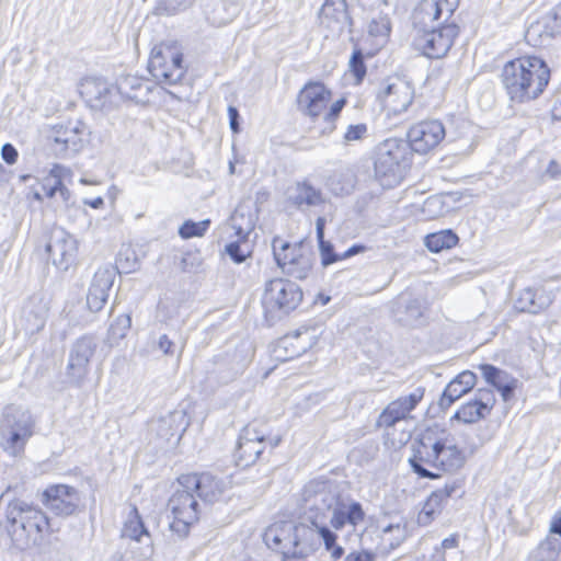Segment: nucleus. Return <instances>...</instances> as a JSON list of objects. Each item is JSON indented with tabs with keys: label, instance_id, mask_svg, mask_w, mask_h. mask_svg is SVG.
Masks as SVG:
<instances>
[{
	"label": "nucleus",
	"instance_id": "nucleus-1",
	"mask_svg": "<svg viewBox=\"0 0 561 561\" xmlns=\"http://www.w3.org/2000/svg\"><path fill=\"white\" fill-rule=\"evenodd\" d=\"M458 4L459 0H422L415 8L413 22L420 30L414 45L424 56L442 58L451 48L459 28L450 19Z\"/></svg>",
	"mask_w": 561,
	"mask_h": 561
},
{
	"label": "nucleus",
	"instance_id": "nucleus-2",
	"mask_svg": "<svg viewBox=\"0 0 561 561\" xmlns=\"http://www.w3.org/2000/svg\"><path fill=\"white\" fill-rule=\"evenodd\" d=\"M501 78L510 99L526 103L542 94L550 80V69L539 57L523 56L506 62Z\"/></svg>",
	"mask_w": 561,
	"mask_h": 561
},
{
	"label": "nucleus",
	"instance_id": "nucleus-3",
	"mask_svg": "<svg viewBox=\"0 0 561 561\" xmlns=\"http://www.w3.org/2000/svg\"><path fill=\"white\" fill-rule=\"evenodd\" d=\"M7 529L12 541L20 548L41 543L49 530V520L44 512L23 501H12L5 510Z\"/></svg>",
	"mask_w": 561,
	"mask_h": 561
},
{
	"label": "nucleus",
	"instance_id": "nucleus-4",
	"mask_svg": "<svg viewBox=\"0 0 561 561\" xmlns=\"http://www.w3.org/2000/svg\"><path fill=\"white\" fill-rule=\"evenodd\" d=\"M332 93L322 82L310 81L304 85L297 96L298 110L311 119L323 115L328 126L325 133H332L335 129V121L342 108L346 104L345 99H339L329 106Z\"/></svg>",
	"mask_w": 561,
	"mask_h": 561
},
{
	"label": "nucleus",
	"instance_id": "nucleus-5",
	"mask_svg": "<svg viewBox=\"0 0 561 561\" xmlns=\"http://www.w3.org/2000/svg\"><path fill=\"white\" fill-rule=\"evenodd\" d=\"M409 154V146L401 139L389 138L378 146L375 174L382 185L392 186L400 182Z\"/></svg>",
	"mask_w": 561,
	"mask_h": 561
},
{
	"label": "nucleus",
	"instance_id": "nucleus-6",
	"mask_svg": "<svg viewBox=\"0 0 561 561\" xmlns=\"http://www.w3.org/2000/svg\"><path fill=\"white\" fill-rule=\"evenodd\" d=\"M273 254L282 272L295 279H306L312 272L314 254L304 242L290 244L280 238L273 240Z\"/></svg>",
	"mask_w": 561,
	"mask_h": 561
},
{
	"label": "nucleus",
	"instance_id": "nucleus-7",
	"mask_svg": "<svg viewBox=\"0 0 561 561\" xmlns=\"http://www.w3.org/2000/svg\"><path fill=\"white\" fill-rule=\"evenodd\" d=\"M148 69L160 83L175 84L185 73L183 54L176 46L170 44L156 46L151 51Z\"/></svg>",
	"mask_w": 561,
	"mask_h": 561
},
{
	"label": "nucleus",
	"instance_id": "nucleus-8",
	"mask_svg": "<svg viewBox=\"0 0 561 561\" xmlns=\"http://www.w3.org/2000/svg\"><path fill=\"white\" fill-rule=\"evenodd\" d=\"M193 492L194 489H178L168 502L173 516L170 529L181 538L187 536L191 526L199 519V504Z\"/></svg>",
	"mask_w": 561,
	"mask_h": 561
},
{
	"label": "nucleus",
	"instance_id": "nucleus-9",
	"mask_svg": "<svg viewBox=\"0 0 561 561\" xmlns=\"http://www.w3.org/2000/svg\"><path fill=\"white\" fill-rule=\"evenodd\" d=\"M335 540V534L327 526H321L314 520L310 525L296 523L295 550L291 552V557H294V561H304L308 556L318 550L322 542L327 550H331Z\"/></svg>",
	"mask_w": 561,
	"mask_h": 561
},
{
	"label": "nucleus",
	"instance_id": "nucleus-10",
	"mask_svg": "<svg viewBox=\"0 0 561 561\" xmlns=\"http://www.w3.org/2000/svg\"><path fill=\"white\" fill-rule=\"evenodd\" d=\"M301 299L302 291L297 284L278 278L266 284L262 302L266 312L288 313L298 307Z\"/></svg>",
	"mask_w": 561,
	"mask_h": 561
},
{
	"label": "nucleus",
	"instance_id": "nucleus-11",
	"mask_svg": "<svg viewBox=\"0 0 561 561\" xmlns=\"http://www.w3.org/2000/svg\"><path fill=\"white\" fill-rule=\"evenodd\" d=\"M377 98L388 115H399L408 110L414 98L412 84L399 77L381 83Z\"/></svg>",
	"mask_w": 561,
	"mask_h": 561
},
{
	"label": "nucleus",
	"instance_id": "nucleus-12",
	"mask_svg": "<svg viewBox=\"0 0 561 561\" xmlns=\"http://www.w3.org/2000/svg\"><path fill=\"white\" fill-rule=\"evenodd\" d=\"M92 85L96 90L95 98L102 103H105L107 95L112 94L114 91L122 98L137 103L146 102L150 92V85L147 81L131 75L121 77L115 87L110 88L105 82L93 81L88 82L85 89H90Z\"/></svg>",
	"mask_w": 561,
	"mask_h": 561
},
{
	"label": "nucleus",
	"instance_id": "nucleus-13",
	"mask_svg": "<svg viewBox=\"0 0 561 561\" xmlns=\"http://www.w3.org/2000/svg\"><path fill=\"white\" fill-rule=\"evenodd\" d=\"M440 440L434 436V430L427 428L415 442L413 446V455L409 459V463L416 474L421 478L435 479V474L427 470L425 466L437 469L438 448Z\"/></svg>",
	"mask_w": 561,
	"mask_h": 561
},
{
	"label": "nucleus",
	"instance_id": "nucleus-14",
	"mask_svg": "<svg viewBox=\"0 0 561 561\" xmlns=\"http://www.w3.org/2000/svg\"><path fill=\"white\" fill-rule=\"evenodd\" d=\"M93 336L83 335L77 339L69 348L66 375L70 382L80 386L89 374V366L96 350Z\"/></svg>",
	"mask_w": 561,
	"mask_h": 561
},
{
	"label": "nucleus",
	"instance_id": "nucleus-15",
	"mask_svg": "<svg viewBox=\"0 0 561 561\" xmlns=\"http://www.w3.org/2000/svg\"><path fill=\"white\" fill-rule=\"evenodd\" d=\"M262 423H247L242 431V435L239 439V460L243 462L244 466H249L259 459L261 454L263 453V444L268 442L271 447H276L279 442V436H266L265 432L262 428Z\"/></svg>",
	"mask_w": 561,
	"mask_h": 561
},
{
	"label": "nucleus",
	"instance_id": "nucleus-16",
	"mask_svg": "<svg viewBox=\"0 0 561 561\" xmlns=\"http://www.w3.org/2000/svg\"><path fill=\"white\" fill-rule=\"evenodd\" d=\"M446 135V129L440 121H422L410 127L408 131L409 146L413 151L425 154L436 148Z\"/></svg>",
	"mask_w": 561,
	"mask_h": 561
},
{
	"label": "nucleus",
	"instance_id": "nucleus-17",
	"mask_svg": "<svg viewBox=\"0 0 561 561\" xmlns=\"http://www.w3.org/2000/svg\"><path fill=\"white\" fill-rule=\"evenodd\" d=\"M181 488L194 489L198 497L206 503L219 501L229 483L209 472L183 474L179 478Z\"/></svg>",
	"mask_w": 561,
	"mask_h": 561
},
{
	"label": "nucleus",
	"instance_id": "nucleus-18",
	"mask_svg": "<svg viewBox=\"0 0 561 561\" xmlns=\"http://www.w3.org/2000/svg\"><path fill=\"white\" fill-rule=\"evenodd\" d=\"M295 530L296 523L293 520L275 522L265 529L263 540L270 549L282 553L283 561H294Z\"/></svg>",
	"mask_w": 561,
	"mask_h": 561
},
{
	"label": "nucleus",
	"instance_id": "nucleus-19",
	"mask_svg": "<svg viewBox=\"0 0 561 561\" xmlns=\"http://www.w3.org/2000/svg\"><path fill=\"white\" fill-rule=\"evenodd\" d=\"M80 497L78 491L66 484L50 485L42 494V502L51 513L58 516H69L78 507Z\"/></svg>",
	"mask_w": 561,
	"mask_h": 561
},
{
	"label": "nucleus",
	"instance_id": "nucleus-20",
	"mask_svg": "<svg viewBox=\"0 0 561 561\" xmlns=\"http://www.w3.org/2000/svg\"><path fill=\"white\" fill-rule=\"evenodd\" d=\"M46 251L54 265L60 270L67 271L76 261L78 242L65 230H55L46 245Z\"/></svg>",
	"mask_w": 561,
	"mask_h": 561
},
{
	"label": "nucleus",
	"instance_id": "nucleus-21",
	"mask_svg": "<svg viewBox=\"0 0 561 561\" xmlns=\"http://www.w3.org/2000/svg\"><path fill=\"white\" fill-rule=\"evenodd\" d=\"M114 279L115 271L111 267H102L94 273L87 295L89 310L98 312L104 307Z\"/></svg>",
	"mask_w": 561,
	"mask_h": 561
},
{
	"label": "nucleus",
	"instance_id": "nucleus-22",
	"mask_svg": "<svg viewBox=\"0 0 561 561\" xmlns=\"http://www.w3.org/2000/svg\"><path fill=\"white\" fill-rule=\"evenodd\" d=\"M561 34V3L542 20L531 23L525 33L528 43L533 45L543 44L546 38Z\"/></svg>",
	"mask_w": 561,
	"mask_h": 561
},
{
	"label": "nucleus",
	"instance_id": "nucleus-23",
	"mask_svg": "<svg viewBox=\"0 0 561 561\" xmlns=\"http://www.w3.org/2000/svg\"><path fill=\"white\" fill-rule=\"evenodd\" d=\"M423 397V388H416L409 396L399 397L383 409L380 414V421H404L414 419L412 411L421 402Z\"/></svg>",
	"mask_w": 561,
	"mask_h": 561
},
{
	"label": "nucleus",
	"instance_id": "nucleus-24",
	"mask_svg": "<svg viewBox=\"0 0 561 561\" xmlns=\"http://www.w3.org/2000/svg\"><path fill=\"white\" fill-rule=\"evenodd\" d=\"M459 489L460 483L453 481L451 483H446L444 488L432 492L417 515V523L422 526L431 524L435 516L442 512L443 505L447 499L453 496Z\"/></svg>",
	"mask_w": 561,
	"mask_h": 561
},
{
	"label": "nucleus",
	"instance_id": "nucleus-25",
	"mask_svg": "<svg viewBox=\"0 0 561 561\" xmlns=\"http://www.w3.org/2000/svg\"><path fill=\"white\" fill-rule=\"evenodd\" d=\"M288 202L301 211L324 204V197L321 190L314 187L309 182H297L287 191Z\"/></svg>",
	"mask_w": 561,
	"mask_h": 561
},
{
	"label": "nucleus",
	"instance_id": "nucleus-26",
	"mask_svg": "<svg viewBox=\"0 0 561 561\" xmlns=\"http://www.w3.org/2000/svg\"><path fill=\"white\" fill-rule=\"evenodd\" d=\"M392 312L405 325H417L424 313L421 300L409 293H401L392 301Z\"/></svg>",
	"mask_w": 561,
	"mask_h": 561
},
{
	"label": "nucleus",
	"instance_id": "nucleus-27",
	"mask_svg": "<svg viewBox=\"0 0 561 561\" xmlns=\"http://www.w3.org/2000/svg\"><path fill=\"white\" fill-rule=\"evenodd\" d=\"M495 399L491 389H479L477 398L457 411L450 421H477L486 416Z\"/></svg>",
	"mask_w": 561,
	"mask_h": 561
},
{
	"label": "nucleus",
	"instance_id": "nucleus-28",
	"mask_svg": "<svg viewBox=\"0 0 561 561\" xmlns=\"http://www.w3.org/2000/svg\"><path fill=\"white\" fill-rule=\"evenodd\" d=\"M554 296L543 288L533 289L527 287L519 293L515 301V308L520 312L538 313L548 308Z\"/></svg>",
	"mask_w": 561,
	"mask_h": 561
},
{
	"label": "nucleus",
	"instance_id": "nucleus-29",
	"mask_svg": "<svg viewBox=\"0 0 561 561\" xmlns=\"http://www.w3.org/2000/svg\"><path fill=\"white\" fill-rule=\"evenodd\" d=\"M48 309L37 298H31L22 308L21 325L27 334H34L45 325Z\"/></svg>",
	"mask_w": 561,
	"mask_h": 561
},
{
	"label": "nucleus",
	"instance_id": "nucleus-30",
	"mask_svg": "<svg viewBox=\"0 0 561 561\" xmlns=\"http://www.w3.org/2000/svg\"><path fill=\"white\" fill-rule=\"evenodd\" d=\"M440 447L438 448L437 469L454 472L463 467L466 455L448 437L439 436Z\"/></svg>",
	"mask_w": 561,
	"mask_h": 561
},
{
	"label": "nucleus",
	"instance_id": "nucleus-31",
	"mask_svg": "<svg viewBox=\"0 0 561 561\" xmlns=\"http://www.w3.org/2000/svg\"><path fill=\"white\" fill-rule=\"evenodd\" d=\"M477 376L470 370H465L455 377L445 388L439 400V405L448 408L457 399L469 392L476 385Z\"/></svg>",
	"mask_w": 561,
	"mask_h": 561
},
{
	"label": "nucleus",
	"instance_id": "nucleus-32",
	"mask_svg": "<svg viewBox=\"0 0 561 561\" xmlns=\"http://www.w3.org/2000/svg\"><path fill=\"white\" fill-rule=\"evenodd\" d=\"M479 369L485 381L501 392L504 401L511 399L516 388V380L513 377L490 364H482Z\"/></svg>",
	"mask_w": 561,
	"mask_h": 561
},
{
	"label": "nucleus",
	"instance_id": "nucleus-33",
	"mask_svg": "<svg viewBox=\"0 0 561 561\" xmlns=\"http://www.w3.org/2000/svg\"><path fill=\"white\" fill-rule=\"evenodd\" d=\"M365 518V512L358 502H353L348 506L337 507L333 511L330 523L336 530L342 529L346 524L357 526Z\"/></svg>",
	"mask_w": 561,
	"mask_h": 561
},
{
	"label": "nucleus",
	"instance_id": "nucleus-34",
	"mask_svg": "<svg viewBox=\"0 0 561 561\" xmlns=\"http://www.w3.org/2000/svg\"><path fill=\"white\" fill-rule=\"evenodd\" d=\"M302 334L296 333L293 336L282 339L275 348V357L279 360H289L304 354L309 347L308 342H301Z\"/></svg>",
	"mask_w": 561,
	"mask_h": 561
},
{
	"label": "nucleus",
	"instance_id": "nucleus-35",
	"mask_svg": "<svg viewBox=\"0 0 561 561\" xmlns=\"http://www.w3.org/2000/svg\"><path fill=\"white\" fill-rule=\"evenodd\" d=\"M229 225L237 238H249L255 227V219L250 211L245 213L242 207H238L231 215Z\"/></svg>",
	"mask_w": 561,
	"mask_h": 561
},
{
	"label": "nucleus",
	"instance_id": "nucleus-36",
	"mask_svg": "<svg viewBox=\"0 0 561 561\" xmlns=\"http://www.w3.org/2000/svg\"><path fill=\"white\" fill-rule=\"evenodd\" d=\"M458 243V237L451 230H442L431 233L425 238V245L431 252H440L451 249Z\"/></svg>",
	"mask_w": 561,
	"mask_h": 561
},
{
	"label": "nucleus",
	"instance_id": "nucleus-37",
	"mask_svg": "<svg viewBox=\"0 0 561 561\" xmlns=\"http://www.w3.org/2000/svg\"><path fill=\"white\" fill-rule=\"evenodd\" d=\"M142 536L149 538V533L138 514V510L134 506L122 529V537L140 541Z\"/></svg>",
	"mask_w": 561,
	"mask_h": 561
},
{
	"label": "nucleus",
	"instance_id": "nucleus-38",
	"mask_svg": "<svg viewBox=\"0 0 561 561\" xmlns=\"http://www.w3.org/2000/svg\"><path fill=\"white\" fill-rule=\"evenodd\" d=\"M68 172V169L59 164H55L50 169L48 175L45 176L42 182V188L47 197L51 198L56 195L57 188L61 186L62 178Z\"/></svg>",
	"mask_w": 561,
	"mask_h": 561
},
{
	"label": "nucleus",
	"instance_id": "nucleus-39",
	"mask_svg": "<svg viewBox=\"0 0 561 561\" xmlns=\"http://www.w3.org/2000/svg\"><path fill=\"white\" fill-rule=\"evenodd\" d=\"M226 254L237 264L244 262L252 253L248 238H237L225 247Z\"/></svg>",
	"mask_w": 561,
	"mask_h": 561
},
{
	"label": "nucleus",
	"instance_id": "nucleus-40",
	"mask_svg": "<svg viewBox=\"0 0 561 561\" xmlns=\"http://www.w3.org/2000/svg\"><path fill=\"white\" fill-rule=\"evenodd\" d=\"M131 325V319L128 314H121L115 318L108 329L107 340L111 346L117 344L124 339Z\"/></svg>",
	"mask_w": 561,
	"mask_h": 561
},
{
	"label": "nucleus",
	"instance_id": "nucleus-41",
	"mask_svg": "<svg viewBox=\"0 0 561 561\" xmlns=\"http://www.w3.org/2000/svg\"><path fill=\"white\" fill-rule=\"evenodd\" d=\"M32 436V430L30 426H24L20 430H12L10 437L8 438L4 448L11 449L12 454L15 456L20 453L26 440Z\"/></svg>",
	"mask_w": 561,
	"mask_h": 561
},
{
	"label": "nucleus",
	"instance_id": "nucleus-42",
	"mask_svg": "<svg viewBox=\"0 0 561 561\" xmlns=\"http://www.w3.org/2000/svg\"><path fill=\"white\" fill-rule=\"evenodd\" d=\"M560 552V545L556 539H546L538 546L535 552L537 561H554Z\"/></svg>",
	"mask_w": 561,
	"mask_h": 561
},
{
	"label": "nucleus",
	"instance_id": "nucleus-43",
	"mask_svg": "<svg viewBox=\"0 0 561 561\" xmlns=\"http://www.w3.org/2000/svg\"><path fill=\"white\" fill-rule=\"evenodd\" d=\"M192 0H160L156 7L157 14L174 15L188 9Z\"/></svg>",
	"mask_w": 561,
	"mask_h": 561
},
{
	"label": "nucleus",
	"instance_id": "nucleus-44",
	"mask_svg": "<svg viewBox=\"0 0 561 561\" xmlns=\"http://www.w3.org/2000/svg\"><path fill=\"white\" fill-rule=\"evenodd\" d=\"M390 21L387 16L374 19L368 25L369 35L377 38L380 44L386 42L390 34Z\"/></svg>",
	"mask_w": 561,
	"mask_h": 561
},
{
	"label": "nucleus",
	"instance_id": "nucleus-45",
	"mask_svg": "<svg viewBox=\"0 0 561 561\" xmlns=\"http://www.w3.org/2000/svg\"><path fill=\"white\" fill-rule=\"evenodd\" d=\"M210 224L209 219L202 220L198 222L186 220L179 229V234L183 239H191L194 237H202L206 232Z\"/></svg>",
	"mask_w": 561,
	"mask_h": 561
},
{
	"label": "nucleus",
	"instance_id": "nucleus-46",
	"mask_svg": "<svg viewBox=\"0 0 561 561\" xmlns=\"http://www.w3.org/2000/svg\"><path fill=\"white\" fill-rule=\"evenodd\" d=\"M368 128L364 123L351 124L343 134V144L348 146L367 137Z\"/></svg>",
	"mask_w": 561,
	"mask_h": 561
},
{
	"label": "nucleus",
	"instance_id": "nucleus-47",
	"mask_svg": "<svg viewBox=\"0 0 561 561\" xmlns=\"http://www.w3.org/2000/svg\"><path fill=\"white\" fill-rule=\"evenodd\" d=\"M350 71L355 77L356 83H360L366 75V66L364 64V56L360 49H355L351 56Z\"/></svg>",
	"mask_w": 561,
	"mask_h": 561
},
{
	"label": "nucleus",
	"instance_id": "nucleus-48",
	"mask_svg": "<svg viewBox=\"0 0 561 561\" xmlns=\"http://www.w3.org/2000/svg\"><path fill=\"white\" fill-rule=\"evenodd\" d=\"M333 18L336 20V21H340V22H346L348 20V15H347V4H346V1L345 0H325L324 4H323V13L328 16L330 14V10L331 8H333Z\"/></svg>",
	"mask_w": 561,
	"mask_h": 561
},
{
	"label": "nucleus",
	"instance_id": "nucleus-49",
	"mask_svg": "<svg viewBox=\"0 0 561 561\" xmlns=\"http://www.w3.org/2000/svg\"><path fill=\"white\" fill-rule=\"evenodd\" d=\"M318 242L321 264L323 266H328L340 261V254L334 252L333 245L329 241H325L324 238H322V240H318Z\"/></svg>",
	"mask_w": 561,
	"mask_h": 561
},
{
	"label": "nucleus",
	"instance_id": "nucleus-50",
	"mask_svg": "<svg viewBox=\"0 0 561 561\" xmlns=\"http://www.w3.org/2000/svg\"><path fill=\"white\" fill-rule=\"evenodd\" d=\"M396 424L397 423H385V436L387 440L391 443L392 446L397 444L402 445L407 443L410 438V433L402 431L399 437H394L396 433Z\"/></svg>",
	"mask_w": 561,
	"mask_h": 561
},
{
	"label": "nucleus",
	"instance_id": "nucleus-51",
	"mask_svg": "<svg viewBox=\"0 0 561 561\" xmlns=\"http://www.w3.org/2000/svg\"><path fill=\"white\" fill-rule=\"evenodd\" d=\"M5 421H22L26 417V411L19 405H8L3 410Z\"/></svg>",
	"mask_w": 561,
	"mask_h": 561
},
{
	"label": "nucleus",
	"instance_id": "nucleus-52",
	"mask_svg": "<svg viewBox=\"0 0 561 561\" xmlns=\"http://www.w3.org/2000/svg\"><path fill=\"white\" fill-rule=\"evenodd\" d=\"M1 157L7 163L13 164L16 162L18 151L13 145L4 144L1 148Z\"/></svg>",
	"mask_w": 561,
	"mask_h": 561
},
{
	"label": "nucleus",
	"instance_id": "nucleus-53",
	"mask_svg": "<svg viewBox=\"0 0 561 561\" xmlns=\"http://www.w3.org/2000/svg\"><path fill=\"white\" fill-rule=\"evenodd\" d=\"M158 347L163 352V354L169 356H172L175 353V344L169 339L167 334H163L159 337Z\"/></svg>",
	"mask_w": 561,
	"mask_h": 561
},
{
	"label": "nucleus",
	"instance_id": "nucleus-54",
	"mask_svg": "<svg viewBox=\"0 0 561 561\" xmlns=\"http://www.w3.org/2000/svg\"><path fill=\"white\" fill-rule=\"evenodd\" d=\"M376 554L369 551H362V552H352L344 561H375Z\"/></svg>",
	"mask_w": 561,
	"mask_h": 561
},
{
	"label": "nucleus",
	"instance_id": "nucleus-55",
	"mask_svg": "<svg viewBox=\"0 0 561 561\" xmlns=\"http://www.w3.org/2000/svg\"><path fill=\"white\" fill-rule=\"evenodd\" d=\"M228 116L230 128L233 133L239 131V112L234 106L228 107Z\"/></svg>",
	"mask_w": 561,
	"mask_h": 561
},
{
	"label": "nucleus",
	"instance_id": "nucleus-56",
	"mask_svg": "<svg viewBox=\"0 0 561 561\" xmlns=\"http://www.w3.org/2000/svg\"><path fill=\"white\" fill-rule=\"evenodd\" d=\"M457 546V539L455 537L445 538L442 541L440 548L436 549V553L439 554L440 561H445L442 550L455 548Z\"/></svg>",
	"mask_w": 561,
	"mask_h": 561
},
{
	"label": "nucleus",
	"instance_id": "nucleus-57",
	"mask_svg": "<svg viewBox=\"0 0 561 561\" xmlns=\"http://www.w3.org/2000/svg\"><path fill=\"white\" fill-rule=\"evenodd\" d=\"M55 141H56V144L64 145L62 150H68V149L77 150V148H78V142L73 138H62V137L58 136L55 138Z\"/></svg>",
	"mask_w": 561,
	"mask_h": 561
},
{
	"label": "nucleus",
	"instance_id": "nucleus-58",
	"mask_svg": "<svg viewBox=\"0 0 561 561\" xmlns=\"http://www.w3.org/2000/svg\"><path fill=\"white\" fill-rule=\"evenodd\" d=\"M364 250V247L362 245H352L350 249H347L346 251H344L343 253L340 254V261L342 260H345V259H348L359 252H362Z\"/></svg>",
	"mask_w": 561,
	"mask_h": 561
},
{
	"label": "nucleus",
	"instance_id": "nucleus-59",
	"mask_svg": "<svg viewBox=\"0 0 561 561\" xmlns=\"http://www.w3.org/2000/svg\"><path fill=\"white\" fill-rule=\"evenodd\" d=\"M324 227H325V218L318 217L317 221H316V233H317L318 240H322V238H324Z\"/></svg>",
	"mask_w": 561,
	"mask_h": 561
},
{
	"label": "nucleus",
	"instance_id": "nucleus-60",
	"mask_svg": "<svg viewBox=\"0 0 561 561\" xmlns=\"http://www.w3.org/2000/svg\"><path fill=\"white\" fill-rule=\"evenodd\" d=\"M424 205L426 209L431 210L433 208H442L443 202L439 197H428Z\"/></svg>",
	"mask_w": 561,
	"mask_h": 561
},
{
	"label": "nucleus",
	"instance_id": "nucleus-61",
	"mask_svg": "<svg viewBox=\"0 0 561 561\" xmlns=\"http://www.w3.org/2000/svg\"><path fill=\"white\" fill-rule=\"evenodd\" d=\"M547 173L550 174L551 178H557L561 174V168L554 160H551L547 168Z\"/></svg>",
	"mask_w": 561,
	"mask_h": 561
},
{
	"label": "nucleus",
	"instance_id": "nucleus-62",
	"mask_svg": "<svg viewBox=\"0 0 561 561\" xmlns=\"http://www.w3.org/2000/svg\"><path fill=\"white\" fill-rule=\"evenodd\" d=\"M550 531L561 536V518H556L551 523Z\"/></svg>",
	"mask_w": 561,
	"mask_h": 561
},
{
	"label": "nucleus",
	"instance_id": "nucleus-63",
	"mask_svg": "<svg viewBox=\"0 0 561 561\" xmlns=\"http://www.w3.org/2000/svg\"><path fill=\"white\" fill-rule=\"evenodd\" d=\"M330 551H331L332 558H334V559L341 558L344 553L343 548L341 546H336L335 542L332 545V548Z\"/></svg>",
	"mask_w": 561,
	"mask_h": 561
},
{
	"label": "nucleus",
	"instance_id": "nucleus-64",
	"mask_svg": "<svg viewBox=\"0 0 561 561\" xmlns=\"http://www.w3.org/2000/svg\"><path fill=\"white\" fill-rule=\"evenodd\" d=\"M64 202H68L70 197V191L61 183L60 188H57Z\"/></svg>",
	"mask_w": 561,
	"mask_h": 561
}]
</instances>
